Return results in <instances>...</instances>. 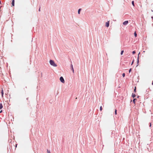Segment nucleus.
<instances>
[{"mask_svg":"<svg viewBox=\"0 0 153 153\" xmlns=\"http://www.w3.org/2000/svg\"><path fill=\"white\" fill-rule=\"evenodd\" d=\"M131 68H130L129 69V73H130L131 72Z\"/></svg>","mask_w":153,"mask_h":153,"instance_id":"412c9836","label":"nucleus"},{"mask_svg":"<svg viewBox=\"0 0 153 153\" xmlns=\"http://www.w3.org/2000/svg\"><path fill=\"white\" fill-rule=\"evenodd\" d=\"M124 52V51H121V53H120V54L122 55L123 54V53Z\"/></svg>","mask_w":153,"mask_h":153,"instance_id":"dca6fc26","label":"nucleus"},{"mask_svg":"<svg viewBox=\"0 0 153 153\" xmlns=\"http://www.w3.org/2000/svg\"><path fill=\"white\" fill-rule=\"evenodd\" d=\"M39 11H40V8H39Z\"/></svg>","mask_w":153,"mask_h":153,"instance_id":"a878e982","label":"nucleus"},{"mask_svg":"<svg viewBox=\"0 0 153 153\" xmlns=\"http://www.w3.org/2000/svg\"><path fill=\"white\" fill-rule=\"evenodd\" d=\"M122 76H123V77H125V74L124 73H123V74H122Z\"/></svg>","mask_w":153,"mask_h":153,"instance_id":"a211bd4d","label":"nucleus"},{"mask_svg":"<svg viewBox=\"0 0 153 153\" xmlns=\"http://www.w3.org/2000/svg\"><path fill=\"white\" fill-rule=\"evenodd\" d=\"M137 100V99L135 98L133 100V102L134 103H135V101Z\"/></svg>","mask_w":153,"mask_h":153,"instance_id":"1a4fd4ad","label":"nucleus"},{"mask_svg":"<svg viewBox=\"0 0 153 153\" xmlns=\"http://www.w3.org/2000/svg\"><path fill=\"white\" fill-rule=\"evenodd\" d=\"M128 23V21H126L123 23V24L124 25H127Z\"/></svg>","mask_w":153,"mask_h":153,"instance_id":"7ed1b4c3","label":"nucleus"},{"mask_svg":"<svg viewBox=\"0 0 153 153\" xmlns=\"http://www.w3.org/2000/svg\"><path fill=\"white\" fill-rule=\"evenodd\" d=\"M16 146H17V145H16Z\"/></svg>","mask_w":153,"mask_h":153,"instance_id":"473e14b6","label":"nucleus"},{"mask_svg":"<svg viewBox=\"0 0 153 153\" xmlns=\"http://www.w3.org/2000/svg\"><path fill=\"white\" fill-rule=\"evenodd\" d=\"M12 6H14V0H13L12 2Z\"/></svg>","mask_w":153,"mask_h":153,"instance_id":"0eeeda50","label":"nucleus"},{"mask_svg":"<svg viewBox=\"0 0 153 153\" xmlns=\"http://www.w3.org/2000/svg\"><path fill=\"white\" fill-rule=\"evenodd\" d=\"M149 124H150V125H149V126H150V127H151V123H149Z\"/></svg>","mask_w":153,"mask_h":153,"instance_id":"b1692460","label":"nucleus"},{"mask_svg":"<svg viewBox=\"0 0 153 153\" xmlns=\"http://www.w3.org/2000/svg\"><path fill=\"white\" fill-rule=\"evenodd\" d=\"M47 152L48 153H51L50 151H48V149L47 150Z\"/></svg>","mask_w":153,"mask_h":153,"instance_id":"4be33fe9","label":"nucleus"},{"mask_svg":"<svg viewBox=\"0 0 153 153\" xmlns=\"http://www.w3.org/2000/svg\"><path fill=\"white\" fill-rule=\"evenodd\" d=\"M135 53V51H134L132 52V53L133 54H134Z\"/></svg>","mask_w":153,"mask_h":153,"instance_id":"aec40b11","label":"nucleus"},{"mask_svg":"<svg viewBox=\"0 0 153 153\" xmlns=\"http://www.w3.org/2000/svg\"><path fill=\"white\" fill-rule=\"evenodd\" d=\"M81 10V8H80L78 10V14H80V11Z\"/></svg>","mask_w":153,"mask_h":153,"instance_id":"9b49d317","label":"nucleus"},{"mask_svg":"<svg viewBox=\"0 0 153 153\" xmlns=\"http://www.w3.org/2000/svg\"><path fill=\"white\" fill-rule=\"evenodd\" d=\"M102 106H101L100 107V110L101 111L102 110Z\"/></svg>","mask_w":153,"mask_h":153,"instance_id":"6ab92c4d","label":"nucleus"},{"mask_svg":"<svg viewBox=\"0 0 153 153\" xmlns=\"http://www.w3.org/2000/svg\"><path fill=\"white\" fill-rule=\"evenodd\" d=\"M49 62L50 65L54 67H56L57 65L52 60H50L49 61Z\"/></svg>","mask_w":153,"mask_h":153,"instance_id":"f257e3e1","label":"nucleus"},{"mask_svg":"<svg viewBox=\"0 0 153 153\" xmlns=\"http://www.w3.org/2000/svg\"><path fill=\"white\" fill-rule=\"evenodd\" d=\"M140 52H139V54H138V58H137V65L136 66V67H137V66H138V63L139 62V54L140 53Z\"/></svg>","mask_w":153,"mask_h":153,"instance_id":"39448f33","label":"nucleus"},{"mask_svg":"<svg viewBox=\"0 0 153 153\" xmlns=\"http://www.w3.org/2000/svg\"><path fill=\"white\" fill-rule=\"evenodd\" d=\"M109 22L108 21L107 22H106V26L107 27H109Z\"/></svg>","mask_w":153,"mask_h":153,"instance_id":"20e7f679","label":"nucleus"},{"mask_svg":"<svg viewBox=\"0 0 153 153\" xmlns=\"http://www.w3.org/2000/svg\"><path fill=\"white\" fill-rule=\"evenodd\" d=\"M152 85H153V81L152 82Z\"/></svg>","mask_w":153,"mask_h":153,"instance_id":"c85d7f7f","label":"nucleus"},{"mask_svg":"<svg viewBox=\"0 0 153 153\" xmlns=\"http://www.w3.org/2000/svg\"><path fill=\"white\" fill-rule=\"evenodd\" d=\"M151 18L153 19V16H152Z\"/></svg>","mask_w":153,"mask_h":153,"instance_id":"cd10ccee","label":"nucleus"},{"mask_svg":"<svg viewBox=\"0 0 153 153\" xmlns=\"http://www.w3.org/2000/svg\"><path fill=\"white\" fill-rule=\"evenodd\" d=\"M59 79L63 83L65 82V80L62 76H61L60 78Z\"/></svg>","mask_w":153,"mask_h":153,"instance_id":"f03ea898","label":"nucleus"},{"mask_svg":"<svg viewBox=\"0 0 153 153\" xmlns=\"http://www.w3.org/2000/svg\"><path fill=\"white\" fill-rule=\"evenodd\" d=\"M71 69L72 71L73 72V73H74V69L73 68V65L72 64L71 65Z\"/></svg>","mask_w":153,"mask_h":153,"instance_id":"423d86ee","label":"nucleus"},{"mask_svg":"<svg viewBox=\"0 0 153 153\" xmlns=\"http://www.w3.org/2000/svg\"><path fill=\"white\" fill-rule=\"evenodd\" d=\"M136 87H135L134 88V91L135 93L136 92Z\"/></svg>","mask_w":153,"mask_h":153,"instance_id":"2eb2a0df","label":"nucleus"},{"mask_svg":"<svg viewBox=\"0 0 153 153\" xmlns=\"http://www.w3.org/2000/svg\"><path fill=\"white\" fill-rule=\"evenodd\" d=\"M28 98H26V100H28Z\"/></svg>","mask_w":153,"mask_h":153,"instance_id":"c756f323","label":"nucleus"},{"mask_svg":"<svg viewBox=\"0 0 153 153\" xmlns=\"http://www.w3.org/2000/svg\"><path fill=\"white\" fill-rule=\"evenodd\" d=\"M136 95L134 94H132V97H133V98H134V97H136Z\"/></svg>","mask_w":153,"mask_h":153,"instance_id":"6e6552de","label":"nucleus"},{"mask_svg":"<svg viewBox=\"0 0 153 153\" xmlns=\"http://www.w3.org/2000/svg\"><path fill=\"white\" fill-rule=\"evenodd\" d=\"M133 6H134V1H132L131 2Z\"/></svg>","mask_w":153,"mask_h":153,"instance_id":"f8f14e48","label":"nucleus"},{"mask_svg":"<svg viewBox=\"0 0 153 153\" xmlns=\"http://www.w3.org/2000/svg\"><path fill=\"white\" fill-rule=\"evenodd\" d=\"M134 35L135 37H137V34L136 33V32H135L134 33Z\"/></svg>","mask_w":153,"mask_h":153,"instance_id":"4468645a","label":"nucleus"},{"mask_svg":"<svg viewBox=\"0 0 153 153\" xmlns=\"http://www.w3.org/2000/svg\"><path fill=\"white\" fill-rule=\"evenodd\" d=\"M152 10V11L153 12L152 10Z\"/></svg>","mask_w":153,"mask_h":153,"instance_id":"2f4dec72","label":"nucleus"},{"mask_svg":"<svg viewBox=\"0 0 153 153\" xmlns=\"http://www.w3.org/2000/svg\"><path fill=\"white\" fill-rule=\"evenodd\" d=\"M3 108V105L1 103L0 104V109H2Z\"/></svg>","mask_w":153,"mask_h":153,"instance_id":"9d476101","label":"nucleus"},{"mask_svg":"<svg viewBox=\"0 0 153 153\" xmlns=\"http://www.w3.org/2000/svg\"><path fill=\"white\" fill-rule=\"evenodd\" d=\"M115 115H116L117 114V111L116 109H115Z\"/></svg>","mask_w":153,"mask_h":153,"instance_id":"f3484780","label":"nucleus"},{"mask_svg":"<svg viewBox=\"0 0 153 153\" xmlns=\"http://www.w3.org/2000/svg\"><path fill=\"white\" fill-rule=\"evenodd\" d=\"M27 89V86H25V88H24V89Z\"/></svg>","mask_w":153,"mask_h":153,"instance_id":"393cba45","label":"nucleus"},{"mask_svg":"<svg viewBox=\"0 0 153 153\" xmlns=\"http://www.w3.org/2000/svg\"><path fill=\"white\" fill-rule=\"evenodd\" d=\"M134 59H133L132 63H131V65H132L133 64V63L134 62Z\"/></svg>","mask_w":153,"mask_h":153,"instance_id":"5701e85b","label":"nucleus"},{"mask_svg":"<svg viewBox=\"0 0 153 153\" xmlns=\"http://www.w3.org/2000/svg\"><path fill=\"white\" fill-rule=\"evenodd\" d=\"M1 93L2 96L3 97V95L4 94V92H3V90H2Z\"/></svg>","mask_w":153,"mask_h":153,"instance_id":"ddd939ff","label":"nucleus"},{"mask_svg":"<svg viewBox=\"0 0 153 153\" xmlns=\"http://www.w3.org/2000/svg\"><path fill=\"white\" fill-rule=\"evenodd\" d=\"M2 110H1L0 111V113H1L2 112Z\"/></svg>","mask_w":153,"mask_h":153,"instance_id":"bb28decb","label":"nucleus"},{"mask_svg":"<svg viewBox=\"0 0 153 153\" xmlns=\"http://www.w3.org/2000/svg\"><path fill=\"white\" fill-rule=\"evenodd\" d=\"M139 96H138L137 97V98H139Z\"/></svg>","mask_w":153,"mask_h":153,"instance_id":"7c9ffc66","label":"nucleus"}]
</instances>
